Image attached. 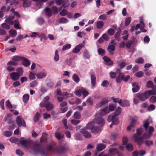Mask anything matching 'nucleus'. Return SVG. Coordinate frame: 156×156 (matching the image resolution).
Listing matches in <instances>:
<instances>
[{"mask_svg":"<svg viewBox=\"0 0 156 156\" xmlns=\"http://www.w3.org/2000/svg\"><path fill=\"white\" fill-rule=\"evenodd\" d=\"M155 106L154 105L151 104L147 108V110L149 111H153L155 108Z\"/></svg>","mask_w":156,"mask_h":156,"instance_id":"63","label":"nucleus"},{"mask_svg":"<svg viewBox=\"0 0 156 156\" xmlns=\"http://www.w3.org/2000/svg\"><path fill=\"white\" fill-rule=\"evenodd\" d=\"M59 22L62 23H66L69 22V20L66 18L62 17L59 20Z\"/></svg>","mask_w":156,"mask_h":156,"instance_id":"46","label":"nucleus"},{"mask_svg":"<svg viewBox=\"0 0 156 156\" xmlns=\"http://www.w3.org/2000/svg\"><path fill=\"white\" fill-rule=\"evenodd\" d=\"M49 99V97L47 96L44 98L43 101L41 102L40 104L41 107H45L48 111L52 110L54 108L53 105L48 101Z\"/></svg>","mask_w":156,"mask_h":156,"instance_id":"2","label":"nucleus"},{"mask_svg":"<svg viewBox=\"0 0 156 156\" xmlns=\"http://www.w3.org/2000/svg\"><path fill=\"white\" fill-rule=\"evenodd\" d=\"M10 142L12 143H15L19 140L18 138L15 137H12L9 139Z\"/></svg>","mask_w":156,"mask_h":156,"instance_id":"57","label":"nucleus"},{"mask_svg":"<svg viewBox=\"0 0 156 156\" xmlns=\"http://www.w3.org/2000/svg\"><path fill=\"white\" fill-rule=\"evenodd\" d=\"M29 99V95L28 94H25L23 96V102L27 103Z\"/></svg>","mask_w":156,"mask_h":156,"instance_id":"49","label":"nucleus"},{"mask_svg":"<svg viewBox=\"0 0 156 156\" xmlns=\"http://www.w3.org/2000/svg\"><path fill=\"white\" fill-rule=\"evenodd\" d=\"M29 140L26 139H24L23 137H21L20 140V142L22 146L24 147H26Z\"/></svg>","mask_w":156,"mask_h":156,"instance_id":"17","label":"nucleus"},{"mask_svg":"<svg viewBox=\"0 0 156 156\" xmlns=\"http://www.w3.org/2000/svg\"><path fill=\"white\" fill-rule=\"evenodd\" d=\"M91 83L92 85V88H93L95 87L96 79L95 76L93 74L90 75Z\"/></svg>","mask_w":156,"mask_h":156,"instance_id":"18","label":"nucleus"},{"mask_svg":"<svg viewBox=\"0 0 156 156\" xmlns=\"http://www.w3.org/2000/svg\"><path fill=\"white\" fill-rule=\"evenodd\" d=\"M62 94L63 96L66 97L67 98L72 97L73 95V93L68 94L66 92H63Z\"/></svg>","mask_w":156,"mask_h":156,"instance_id":"47","label":"nucleus"},{"mask_svg":"<svg viewBox=\"0 0 156 156\" xmlns=\"http://www.w3.org/2000/svg\"><path fill=\"white\" fill-rule=\"evenodd\" d=\"M143 74L144 73L142 71H139L136 73L135 75L137 77H141L143 75Z\"/></svg>","mask_w":156,"mask_h":156,"instance_id":"61","label":"nucleus"},{"mask_svg":"<svg viewBox=\"0 0 156 156\" xmlns=\"http://www.w3.org/2000/svg\"><path fill=\"white\" fill-rule=\"evenodd\" d=\"M80 132L83 134V136L87 138H89L91 136V134L86 130V128H84L81 129Z\"/></svg>","mask_w":156,"mask_h":156,"instance_id":"15","label":"nucleus"},{"mask_svg":"<svg viewBox=\"0 0 156 156\" xmlns=\"http://www.w3.org/2000/svg\"><path fill=\"white\" fill-rule=\"evenodd\" d=\"M156 93L154 91L150 90H147L144 93H142L137 94V97L140 100L144 101L148 99L151 95H155Z\"/></svg>","mask_w":156,"mask_h":156,"instance_id":"4","label":"nucleus"},{"mask_svg":"<svg viewBox=\"0 0 156 156\" xmlns=\"http://www.w3.org/2000/svg\"><path fill=\"white\" fill-rule=\"evenodd\" d=\"M118 153V151L115 148L110 149L108 151V155L112 156Z\"/></svg>","mask_w":156,"mask_h":156,"instance_id":"26","label":"nucleus"},{"mask_svg":"<svg viewBox=\"0 0 156 156\" xmlns=\"http://www.w3.org/2000/svg\"><path fill=\"white\" fill-rule=\"evenodd\" d=\"M81 92L83 95L84 98H85L89 94V93L84 88L81 87Z\"/></svg>","mask_w":156,"mask_h":156,"instance_id":"35","label":"nucleus"},{"mask_svg":"<svg viewBox=\"0 0 156 156\" xmlns=\"http://www.w3.org/2000/svg\"><path fill=\"white\" fill-rule=\"evenodd\" d=\"M6 106L9 109L10 111V110L12 109L13 108V107L9 100H7L6 101Z\"/></svg>","mask_w":156,"mask_h":156,"instance_id":"42","label":"nucleus"},{"mask_svg":"<svg viewBox=\"0 0 156 156\" xmlns=\"http://www.w3.org/2000/svg\"><path fill=\"white\" fill-rule=\"evenodd\" d=\"M103 59L106 64L108 65H110L113 64L110 58L106 56L103 57Z\"/></svg>","mask_w":156,"mask_h":156,"instance_id":"22","label":"nucleus"},{"mask_svg":"<svg viewBox=\"0 0 156 156\" xmlns=\"http://www.w3.org/2000/svg\"><path fill=\"white\" fill-rule=\"evenodd\" d=\"M10 76L11 79L13 81L18 80L20 76L18 73L15 72L11 73L10 75Z\"/></svg>","mask_w":156,"mask_h":156,"instance_id":"14","label":"nucleus"},{"mask_svg":"<svg viewBox=\"0 0 156 156\" xmlns=\"http://www.w3.org/2000/svg\"><path fill=\"white\" fill-rule=\"evenodd\" d=\"M106 147V145L103 144H99L97 145V149L98 151H102Z\"/></svg>","mask_w":156,"mask_h":156,"instance_id":"25","label":"nucleus"},{"mask_svg":"<svg viewBox=\"0 0 156 156\" xmlns=\"http://www.w3.org/2000/svg\"><path fill=\"white\" fill-rule=\"evenodd\" d=\"M75 94L78 97H80L81 95V87H80L79 90H77L74 92Z\"/></svg>","mask_w":156,"mask_h":156,"instance_id":"52","label":"nucleus"},{"mask_svg":"<svg viewBox=\"0 0 156 156\" xmlns=\"http://www.w3.org/2000/svg\"><path fill=\"white\" fill-rule=\"evenodd\" d=\"M37 82L36 80H34L30 83V86L31 87H35L37 85Z\"/></svg>","mask_w":156,"mask_h":156,"instance_id":"62","label":"nucleus"},{"mask_svg":"<svg viewBox=\"0 0 156 156\" xmlns=\"http://www.w3.org/2000/svg\"><path fill=\"white\" fill-rule=\"evenodd\" d=\"M151 120V119L149 118L147 120L144 121L143 122V126L145 130H147V128L149 126V122Z\"/></svg>","mask_w":156,"mask_h":156,"instance_id":"28","label":"nucleus"},{"mask_svg":"<svg viewBox=\"0 0 156 156\" xmlns=\"http://www.w3.org/2000/svg\"><path fill=\"white\" fill-rule=\"evenodd\" d=\"M73 117L75 119H79L81 117L80 114L79 112H76L74 113Z\"/></svg>","mask_w":156,"mask_h":156,"instance_id":"50","label":"nucleus"},{"mask_svg":"<svg viewBox=\"0 0 156 156\" xmlns=\"http://www.w3.org/2000/svg\"><path fill=\"white\" fill-rule=\"evenodd\" d=\"M98 52L99 55H103L105 54V50L102 48H99L98 50Z\"/></svg>","mask_w":156,"mask_h":156,"instance_id":"58","label":"nucleus"},{"mask_svg":"<svg viewBox=\"0 0 156 156\" xmlns=\"http://www.w3.org/2000/svg\"><path fill=\"white\" fill-rule=\"evenodd\" d=\"M62 122L64 124V126L65 129H69L70 130L72 129V127H69L68 126H67V119H63L62 120Z\"/></svg>","mask_w":156,"mask_h":156,"instance_id":"40","label":"nucleus"},{"mask_svg":"<svg viewBox=\"0 0 156 156\" xmlns=\"http://www.w3.org/2000/svg\"><path fill=\"white\" fill-rule=\"evenodd\" d=\"M72 78L73 81L76 83H78L80 81V78L77 74L75 73L73 75Z\"/></svg>","mask_w":156,"mask_h":156,"instance_id":"31","label":"nucleus"},{"mask_svg":"<svg viewBox=\"0 0 156 156\" xmlns=\"http://www.w3.org/2000/svg\"><path fill=\"white\" fill-rule=\"evenodd\" d=\"M104 25V23L101 21H98L96 23L97 27L98 29L102 28Z\"/></svg>","mask_w":156,"mask_h":156,"instance_id":"34","label":"nucleus"},{"mask_svg":"<svg viewBox=\"0 0 156 156\" xmlns=\"http://www.w3.org/2000/svg\"><path fill=\"white\" fill-rule=\"evenodd\" d=\"M117 64L120 68H124L126 66V63L122 61H119L117 62Z\"/></svg>","mask_w":156,"mask_h":156,"instance_id":"36","label":"nucleus"},{"mask_svg":"<svg viewBox=\"0 0 156 156\" xmlns=\"http://www.w3.org/2000/svg\"><path fill=\"white\" fill-rule=\"evenodd\" d=\"M122 112V108L118 107L115 110L114 113L109 115L108 117V122H112L113 124L115 125H117L119 122V115Z\"/></svg>","mask_w":156,"mask_h":156,"instance_id":"1","label":"nucleus"},{"mask_svg":"<svg viewBox=\"0 0 156 156\" xmlns=\"http://www.w3.org/2000/svg\"><path fill=\"white\" fill-rule=\"evenodd\" d=\"M83 46L81 44L78 45L73 50V53H76L79 52Z\"/></svg>","mask_w":156,"mask_h":156,"instance_id":"23","label":"nucleus"},{"mask_svg":"<svg viewBox=\"0 0 156 156\" xmlns=\"http://www.w3.org/2000/svg\"><path fill=\"white\" fill-rule=\"evenodd\" d=\"M22 56L20 55H15L13 56L12 58V61H9L7 65H12L14 66H17L18 65L19 61H21L22 59Z\"/></svg>","mask_w":156,"mask_h":156,"instance_id":"7","label":"nucleus"},{"mask_svg":"<svg viewBox=\"0 0 156 156\" xmlns=\"http://www.w3.org/2000/svg\"><path fill=\"white\" fill-rule=\"evenodd\" d=\"M136 62L139 64H143L144 62V60L143 58H137L135 60Z\"/></svg>","mask_w":156,"mask_h":156,"instance_id":"51","label":"nucleus"},{"mask_svg":"<svg viewBox=\"0 0 156 156\" xmlns=\"http://www.w3.org/2000/svg\"><path fill=\"white\" fill-rule=\"evenodd\" d=\"M9 33L10 36L12 37H15L17 34V31L14 29L10 30L9 31Z\"/></svg>","mask_w":156,"mask_h":156,"instance_id":"32","label":"nucleus"},{"mask_svg":"<svg viewBox=\"0 0 156 156\" xmlns=\"http://www.w3.org/2000/svg\"><path fill=\"white\" fill-rule=\"evenodd\" d=\"M146 86L148 88H151L156 93V85L153 87V83L151 81H149L147 82Z\"/></svg>","mask_w":156,"mask_h":156,"instance_id":"19","label":"nucleus"},{"mask_svg":"<svg viewBox=\"0 0 156 156\" xmlns=\"http://www.w3.org/2000/svg\"><path fill=\"white\" fill-rule=\"evenodd\" d=\"M122 35H123L122 37L123 39L124 40H127L129 35L128 33V31L126 30H124L122 33Z\"/></svg>","mask_w":156,"mask_h":156,"instance_id":"45","label":"nucleus"},{"mask_svg":"<svg viewBox=\"0 0 156 156\" xmlns=\"http://www.w3.org/2000/svg\"><path fill=\"white\" fill-rule=\"evenodd\" d=\"M29 78L31 80L35 79L36 78V74L32 72H30L29 75Z\"/></svg>","mask_w":156,"mask_h":156,"instance_id":"41","label":"nucleus"},{"mask_svg":"<svg viewBox=\"0 0 156 156\" xmlns=\"http://www.w3.org/2000/svg\"><path fill=\"white\" fill-rule=\"evenodd\" d=\"M115 107V106L114 104H110L108 106L106 107L101 111V115L103 116L110 112L113 111Z\"/></svg>","mask_w":156,"mask_h":156,"instance_id":"5","label":"nucleus"},{"mask_svg":"<svg viewBox=\"0 0 156 156\" xmlns=\"http://www.w3.org/2000/svg\"><path fill=\"white\" fill-rule=\"evenodd\" d=\"M124 76V74L120 73L119 74L118 76L116 79V81L118 83L120 82L123 79V77Z\"/></svg>","mask_w":156,"mask_h":156,"instance_id":"43","label":"nucleus"},{"mask_svg":"<svg viewBox=\"0 0 156 156\" xmlns=\"http://www.w3.org/2000/svg\"><path fill=\"white\" fill-rule=\"evenodd\" d=\"M41 116L39 112H37L34 117L33 119L34 122H36L38 121L40 118Z\"/></svg>","mask_w":156,"mask_h":156,"instance_id":"38","label":"nucleus"},{"mask_svg":"<svg viewBox=\"0 0 156 156\" xmlns=\"http://www.w3.org/2000/svg\"><path fill=\"white\" fill-rule=\"evenodd\" d=\"M45 10L46 12V14L47 16L49 17H50L52 14V11L51 9L48 7L45 8Z\"/></svg>","mask_w":156,"mask_h":156,"instance_id":"33","label":"nucleus"},{"mask_svg":"<svg viewBox=\"0 0 156 156\" xmlns=\"http://www.w3.org/2000/svg\"><path fill=\"white\" fill-rule=\"evenodd\" d=\"M115 48L114 45H109L107 48L108 51L110 54L112 55L113 54V51L115 50Z\"/></svg>","mask_w":156,"mask_h":156,"instance_id":"24","label":"nucleus"},{"mask_svg":"<svg viewBox=\"0 0 156 156\" xmlns=\"http://www.w3.org/2000/svg\"><path fill=\"white\" fill-rule=\"evenodd\" d=\"M71 47V45L70 44H66L64 45L62 48V50L65 51L66 50L70 49Z\"/></svg>","mask_w":156,"mask_h":156,"instance_id":"54","label":"nucleus"},{"mask_svg":"<svg viewBox=\"0 0 156 156\" xmlns=\"http://www.w3.org/2000/svg\"><path fill=\"white\" fill-rule=\"evenodd\" d=\"M13 24H14V27L18 29H21V27L19 26V22L17 20H15L14 23H13Z\"/></svg>","mask_w":156,"mask_h":156,"instance_id":"59","label":"nucleus"},{"mask_svg":"<svg viewBox=\"0 0 156 156\" xmlns=\"http://www.w3.org/2000/svg\"><path fill=\"white\" fill-rule=\"evenodd\" d=\"M53 60L55 62H57L59 60V52L58 50H56L55 51Z\"/></svg>","mask_w":156,"mask_h":156,"instance_id":"29","label":"nucleus"},{"mask_svg":"<svg viewBox=\"0 0 156 156\" xmlns=\"http://www.w3.org/2000/svg\"><path fill=\"white\" fill-rule=\"evenodd\" d=\"M38 37H39L40 40L43 41L44 40H45L46 39V36L44 33H42L40 34H39Z\"/></svg>","mask_w":156,"mask_h":156,"instance_id":"48","label":"nucleus"},{"mask_svg":"<svg viewBox=\"0 0 156 156\" xmlns=\"http://www.w3.org/2000/svg\"><path fill=\"white\" fill-rule=\"evenodd\" d=\"M14 9H12L11 10V12L13 13L11 14L8 17H6V19L5 21L9 25H12L13 24V22L12 21V20L14 19V16H16L17 17L20 18V15L17 12H14Z\"/></svg>","mask_w":156,"mask_h":156,"instance_id":"6","label":"nucleus"},{"mask_svg":"<svg viewBox=\"0 0 156 156\" xmlns=\"http://www.w3.org/2000/svg\"><path fill=\"white\" fill-rule=\"evenodd\" d=\"M111 99L114 102L118 103L119 105L122 103V101L121 99L119 98H115L112 97L111 98Z\"/></svg>","mask_w":156,"mask_h":156,"instance_id":"44","label":"nucleus"},{"mask_svg":"<svg viewBox=\"0 0 156 156\" xmlns=\"http://www.w3.org/2000/svg\"><path fill=\"white\" fill-rule=\"evenodd\" d=\"M62 4L63 5L62 7L60 8V10H61L62 8H66L68 7L69 6V4L67 1H63Z\"/></svg>","mask_w":156,"mask_h":156,"instance_id":"55","label":"nucleus"},{"mask_svg":"<svg viewBox=\"0 0 156 156\" xmlns=\"http://www.w3.org/2000/svg\"><path fill=\"white\" fill-rule=\"evenodd\" d=\"M36 76L37 79H41L45 78L47 74L45 72H41L37 73Z\"/></svg>","mask_w":156,"mask_h":156,"instance_id":"20","label":"nucleus"},{"mask_svg":"<svg viewBox=\"0 0 156 156\" xmlns=\"http://www.w3.org/2000/svg\"><path fill=\"white\" fill-rule=\"evenodd\" d=\"M21 61L22 65L26 67L30 66L31 64L30 61L23 56V57Z\"/></svg>","mask_w":156,"mask_h":156,"instance_id":"16","label":"nucleus"},{"mask_svg":"<svg viewBox=\"0 0 156 156\" xmlns=\"http://www.w3.org/2000/svg\"><path fill=\"white\" fill-rule=\"evenodd\" d=\"M140 23L137 24L135 27L132 26L130 29V31L131 32H133L135 30H137L139 28H140V30H142L144 27L145 25L143 22V18L142 17L140 18Z\"/></svg>","mask_w":156,"mask_h":156,"instance_id":"9","label":"nucleus"},{"mask_svg":"<svg viewBox=\"0 0 156 156\" xmlns=\"http://www.w3.org/2000/svg\"><path fill=\"white\" fill-rule=\"evenodd\" d=\"M120 105L122 107H127L129 106L130 104L128 101L125 100L122 102Z\"/></svg>","mask_w":156,"mask_h":156,"instance_id":"39","label":"nucleus"},{"mask_svg":"<svg viewBox=\"0 0 156 156\" xmlns=\"http://www.w3.org/2000/svg\"><path fill=\"white\" fill-rule=\"evenodd\" d=\"M131 21V19L130 17H128L126 19L125 23V24L126 26L128 25Z\"/></svg>","mask_w":156,"mask_h":156,"instance_id":"64","label":"nucleus"},{"mask_svg":"<svg viewBox=\"0 0 156 156\" xmlns=\"http://www.w3.org/2000/svg\"><path fill=\"white\" fill-rule=\"evenodd\" d=\"M138 121V119L136 118L132 117L130 119V121L129 124L127 126V130L130 131L134 127V124Z\"/></svg>","mask_w":156,"mask_h":156,"instance_id":"10","label":"nucleus"},{"mask_svg":"<svg viewBox=\"0 0 156 156\" xmlns=\"http://www.w3.org/2000/svg\"><path fill=\"white\" fill-rule=\"evenodd\" d=\"M17 73H18L20 76H22L23 74V67H20L17 68L16 69Z\"/></svg>","mask_w":156,"mask_h":156,"instance_id":"37","label":"nucleus"},{"mask_svg":"<svg viewBox=\"0 0 156 156\" xmlns=\"http://www.w3.org/2000/svg\"><path fill=\"white\" fill-rule=\"evenodd\" d=\"M67 11L66 9H63L60 12V14L62 16H65L67 14Z\"/></svg>","mask_w":156,"mask_h":156,"instance_id":"60","label":"nucleus"},{"mask_svg":"<svg viewBox=\"0 0 156 156\" xmlns=\"http://www.w3.org/2000/svg\"><path fill=\"white\" fill-rule=\"evenodd\" d=\"M101 130L100 128L98 126H94L91 130L92 133L94 134H97L99 133Z\"/></svg>","mask_w":156,"mask_h":156,"instance_id":"30","label":"nucleus"},{"mask_svg":"<svg viewBox=\"0 0 156 156\" xmlns=\"http://www.w3.org/2000/svg\"><path fill=\"white\" fill-rule=\"evenodd\" d=\"M154 131V128L152 126H150L149 128V134H147L145 133L143 135V137L144 139H148L150 138L152 132Z\"/></svg>","mask_w":156,"mask_h":156,"instance_id":"12","label":"nucleus"},{"mask_svg":"<svg viewBox=\"0 0 156 156\" xmlns=\"http://www.w3.org/2000/svg\"><path fill=\"white\" fill-rule=\"evenodd\" d=\"M108 101L106 98L102 99L100 102L98 103L96 105V107L99 108L101 106L105 105L108 102Z\"/></svg>","mask_w":156,"mask_h":156,"instance_id":"13","label":"nucleus"},{"mask_svg":"<svg viewBox=\"0 0 156 156\" xmlns=\"http://www.w3.org/2000/svg\"><path fill=\"white\" fill-rule=\"evenodd\" d=\"M16 122L18 126L19 127H25L26 124L24 120L20 116H18L16 118Z\"/></svg>","mask_w":156,"mask_h":156,"instance_id":"11","label":"nucleus"},{"mask_svg":"<svg viewBox=\"0 0 156 156\" xmlns=\"http://www.w3.org/2000/svg\"><path fill=\"white\" fill-rule=\"evenodd\" d=\"M144 131L143 128H139L136 130V133H134L132 139L135 142L137 143L139 145H140L143 142V139H144L142 137H139L142 133Z\"/></svg>","mask_w":156,"mask_h":156,"instance_id":"3","label":"nucleus"},{"mask_svg":"<svg viewBox=\"0 0 156 156\" xmlns=\"http://www.w3.org/2000/svg\"><path fill=\"white\" fill-rule=\"evenodd\" d=\"M12 132L11 131H5L4 133L5 136L6 137H9L12 135Z\"/></svg>","mask_w":156,"mask_h":156,"instance_id":"56","label":"nucleus"},{"mask_svg":"<svg viewBox=\"0 0 156 156\" xmlns=\"http://www.w3.org/2000/svg\"><path fill=\"white\" fill-rule=\"evenodd\" d=\"M101 116L100 112L97 113L95 115V118L93 119V122H94L95 124H97L99 126H102L105 124V121L104 119L101 117Z\"/></svg>","mask_w":156,"mask_h":156,"instance_id":"8","label":"nucleus"},{"mask_svg":"<svg viewBox=\"0 0 156 156\" xmlns=\"http://www.w3.org/2000/svg\"><path fill=\"white\" fill-rule=\"evenodd\" d=\"M133 92L134 93L137 92L139 90V87L137 83H135L132 84Z\"/></svg>","mask_w":156,"mask_h":156,"instance_id":"27","label":"nucleus"},{"mask_svg":"<svg viewBox=\"0 0 156 156\" xmlns=\"http://www.w3.org/2000/svg\"><path fill=\"white\" fill-rule=\"evenodd\" d=\"M149 101L151 103H154L156 102V97L152 96L149 99Z\"/></svg>","mask_w":156,"mask_h":156,"instance_id":"53","label":"nucleus"},{"mask_svg":"<svg viewBox=\"0 0 156 156\" xmlns=\"http://www.w3.org/2000/svg\"><path fill=\"white\" fill-rule=\"evenodd\" d=\"M95 123L93 122V120L89 122L87 125L86 128L88 129L92 130L93 128L94 127V126Z\"/></svg>","mask_w":156,"mask_h":156,"instance_id":"21","label":"nucleus"}]
</instances>
